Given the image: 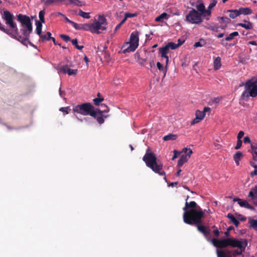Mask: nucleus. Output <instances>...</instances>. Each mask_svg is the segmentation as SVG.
Returning a JSON list of instances; mask_svg holds the SVG:
<instances>
[{
    "label": "nucleus",
    "mask_w": 257,
    "mask_h": 257,
    "mask_svg": "<svg viewBox=\"0 0 257 257\" xmlns=\"http://www.w3.org/2000/svg\"><path fill=\"white\" fill-rule=\"evenodd\" d=\"M217 19L218 20H221L222 23L225 24V25L224 26H221L222 29H225L226 27V24L230 23V21H231L228 18L225 17H218V18H217Z\"/></svg>",
    "instance_id": "c85d7f7f"
},
{
    "label": "nucleus",
    "mask_w": 257,
    "mask_h": 257,
    "mask_svg": "<svg viewBox=\"0 0 257 257\" xmlns=\"http://www.w3.org/2000/svg\"><path fill=\"white\" fill-rule=\"evenodd\" d=\"M189 198V197L187 196L185 207L183 208L184 211L183 215V221L186 224L196 225L198 230L207 238L210 235V230L208 227L200 224L202 218L205 216V210H203L195 201L188 202Z\"/></svg>",
    "instance_id": "f03ea898"
},
{
    "label": "nucleus",
    "mask_w": 257,
    "mask_h": 257,
    "mask_svg": "<svg viewBox=\"0 0 257 257\" xmlns=\"http://www.w3.org/2000/svg\"><path fill=\"white\" fill-rule=\"evenodd\" d=\"M45 13H46V12H45V10H42V11H40V12L39 13V17L40 19L39 22H41L42 23H45V21L44 16H45Z\"/></svg>",
    "instance_id": "c9c22d12"
},
{
    "label": "nucleus",
    "mask_w": 257,
    "mask_h": 257,
    "mask_svg": "<svg viewBox=\"0 0 257 257\" xmlns=\"http://www.w3.org/2000/svg\"><path fill=\"white\" fill-rule=\"evenodd\" d=\"M60 111L64 112L65 114H68L69 111H70V108L69 106L67 107H62L59 109Z\"/></svg>",
    "instance_id": "a18cd8bd"
},
{
    "label": "nucleus",
    "mask_w": 257,
    "mask_h": 257,
    "mask_svg": "<svg viewBox=\"0 0 257 257\" xmlns=\"http://www.w3.org/2000/svg\"><path fill=\"white\" fill-rule=\"evenodd\" d=\"M215 6L213 4L210 3L208 7L207 10H209L211 11V10Z\"/></svg>",
    "instance_id": "774afa93"
},
{
    "label": "nucleus",
    "mask_w": 257,
    "mask_h": 257,
    "mask_svg": "<svg viewBox=\"0 0 257 257\" xmlns=\"http://www.w3.org/2000/svg\"><path fill=\"white\" fill-rule=\"evenodd\" d=\"M75 29L77 30L89 31L92 33V23H85L83 24H78L76 23V25L75 27Z\"/></svg>",
    "instance_id": "4468645a"
},
{
    "label": "nucleus",
    "mask_w": 257,
    "mask_h": 257,
    "mask_svg": "<svg viewBox=\"0 0 257 257\" xmlns=\"http://www.w3.org/2000/svg\"><path fill=\"white\" fill-rule=\"evenodd\" d=\"M202 15L194 9H192L186 16L185 21L193 24H199L202 22Z\"/></svg>",
    "instance_id": "1a4fd4ad"
},
{
    "label": "nucleus",
    "mask_w": 257,
    "mask_h": 257,
    "mask_svg": "<svg viewBox=\"0 0 257 257\" xmlns=\"http://www.w3.org/2000/svg\"><path fill=\"white\" fill-rule=\"evenodd\" d=\"M207 240L211 241L212 244L217 248H223L228 246L235 247L239 246L238 240L234 238H226L221 240L214 238L211 240L208 238Z\"/></svg>",
    "instance_id": "20e7f679"
},
{
    "label": "nucleus",
    "mask_w": 257,
    "mask_h": 257,
    "mask_svg": "<svg viewBox=\"0 0 257 257\" xmlns=\"http://www.w3.org/2000/svg\"><path fill=\"white\" fill-rule=\"evenodd\" d=\"M252 200L253 203L257 205V196H252L250 197Z\"/></svg>",
    "instance_id": "4d7b16f0"
},
{
    "label": "nucleus",
    "mask_w": 257,
    "mask_h": 257,
    "mask_svg": "<svg viewBox=\"0 0 257 257\" xmlns=\"http://www.w3.org/2000/svg\"><path fill=\"white\" fill-rule=\"evenodd\" d=\"M214 68L215 70H218L221 66V58L217 57L214 60Z\"/></svg>",
    "instance_id": "a878e982"
},
{
    "label": "nucleus",
    "mask_w": 257,
    "mask_h": 257,
    "mask_svg": "<svg viewBox=\"0 0 257 257\" xmlns=\"http://www.w3.org/2000/svg\"><path fill=\"white\" fill-rule=\"evenodd\" d=\"M188 159H188V157L187 156V155H181V156L180 157V158L179 159V160L178 161L177 166L179 167L182 166L185 163H186L188 161Z\"/></svg>",
    "instance_id": "5701e85b"
},
{
    "label": "nucleus",
    "mask_w": 257,
    "mask_h": 257,
    "mask_svg": "<svg viewBox=\"0 0 257 257\" xmlns=\"http://www.w3.org/2000/svg\"><path fill=\"white\" fill-rule=\"evenodd\" d=\"M242 156V153L240 152H237L233 156V159L237 166L239 165V161Z\"/></svg>",
    "instance_id": "393cba45"
},
{
    "label": "nucleus",
    "mask_w": 257,
    "mask_h": 257,
    "mask_svg": "<svg viewBox=\"0 0 257 257\" xmlns=\"http://www.w3.org/2000/svg\"><path fill=\"white\" fill-rule=\"evenodd\" d=\"M72 44L75 46V47L78 49L81 50L83 48V46H79L78 45V41L76 39L71 40Z\"/></svg>",
    "instance_id": "ea45409f"
},
{
    "label": "nucleus",
    "mask_w": 257,
    "mask_h": 257,
    "mask_svg": "<svg viewBox=\"0 0 257 257\" xmlns=\"http://www.w3.org/2000/svg\"><path fill=\"white\" fill-rule=\"evenodd\" d=\"M233 201H237L238 204L241 207H245L250 210H254V208L250 205L246 200H243L241 199L236 198L233 199Z\"/></svg>",
    "instance_id": "2eb2a0df"
},
{
    "label": "nucleus",
    "mask_w": 257,
    "mask_h": 257,
    "mask_svg": "<svg viewBox=\"0 0 257 257\" xmlns=\"http://www.w3.org/2000/svg\"><path fill=\"white\" fill-rule=\"evenodd\" d=\"M167 65H166V68H164L163 65L160 62H158L157 63V68H158V69L160 71H164V76L166 75V73L167 71Z\"/></svg>",
    "instance_id": "a19ab883"
},
{
    "label": "nucleus",
    "mask_w": 257,
    "mask_h": 257,
    "mask_svg": "<svg viewBox=\"0 0 257 257\" xmlns=\"http://www.w3.org/2000/svg\"><path fill=\"white\" fill-rule=\"evenodd\" d=\"M242 143L241 140H237L236 145L235 147V149H236V150L239 149L241 147V146L242 145Z\"/></svg>",
    "instance_id": "603ef678"
},
{
    "label": "nucleus",
    "mask_w": 257,
    "mask_h": 257,
    "mask_svg": "<svg viewBox=\"0 0 257 257\" xmlns=\"http://www.w3.org/2000/svg\"><path fill=\"white\" fill-rule=\"evenodd\" d=\"M257 196V185L252 188L248 194V197Z\"/></svg>",
    "instance_id": "4c0bfd02"
},
{
    "label": "nucleus",
    "mask_w": 257,
    "mask_h": 257,
    "mask_svg": "<svg viewBox=\"0 0 257 257\" xmlns=\"http://www.w3.org/2000/svg\"><path fill=\"white\" fill-rule=\"evenodd\" d=\"M243 142L245 143V144H247V143H250L251 144V141H250V139L249 138V137H245L243 139Z\"/></svg>",
    "instance_id": "6e6d98bb"
},
{
    "label": "nucleus",
    "mask_w": 257,
    "mask_h": 257,
    "mask_svg": "<svg viewBox=\"0 0 257 257\" xmlns=\"http://www.w3.org/2000/svg\"><path fill=\"white\" fill-rule=\"evenodd\" d=\"M211 111V109L210 107H205L203 109V110L202 111V112H204V114H205L206 112H210Z\"/></svg>",
    "instance_id": "13d9d810"
},
{
    "label": "nucleus",
    "mask_w": 257,
    "mask_h": 257,
    "mask_svg": "<svg viewBox=\"0 0 257 257\" xmlns=\"http://www.w3.org/2000/svg\"><path fill=\"white\" fill-rule=\"evenodd\" d=\"M173 153H174V156L172 158V160H174L176 158H177L180 154V152H178L177 150H174Z\"/></svg>",
    "instance_id": "864d4df0"
},
{
    "label": "nucleus",
    "mask_w": 257,
    "mask_h": 257,
    "mask_svg": "<svg viewBox=\"0 0 257 257\" xmlns=\"http://www.w3.org/2000/svg\"><path fill=\"white\" fill-rule=\"evenodd\" d=\"M226 13H229L228 16L231 19H235L239 16L238 10H227Z\"/></svg>",
    "instance_id": "4be33fe9"
},
{
    "label": "nucleus",
    "mask_w": 257,
    "mask_h": 257,
    "mask_svg": "<svg viewBox=\"0 0 257 257\" xmlns=\"http://www.w3.org/2000/svg\"><path fill=\"white\" fill-rule=\"evenodd\" d=\"M39 36L42 39V40L43 41L45 40L49 41L51 39L53 41L54 44L55 45H57V44L56 43L55 39L54 37H51V33L49 32H47V33L45 35H42L41 34V35H39Z\"/></svg>",
    "instance_id": "aec40b11"
},
{
    "label": "nucleus",
    "mask_w": 257,
    "mask_h": 257,
    "mask_svg": "<svg viewBox=\"0 0 257 257\" xmlns=\"http://www.w3.org/2000/svg\"><path fill=\"white\" fill-rule=\"evenodd\" d=\"M108 115H96V117H94L97 120L99 124H102L104 122V118L107 117Z\"/></svg>",
    "instance_id": "7c9ffc66"
},
{
    "label": "nucleus",
    "mask_w": 257,
    "mask_h": 257,
    "mask_svg": "<svg viewBox=\"0 0 257 257\" xmlns=\"http://www.w3.org/2000/svg\"><path fill=\"white\" fill-rule=\"evenodd\" d=\"M64 19H65V20L66 21V22L69 23L70 24H71L73 27H74L75 28V26L76 25V23L73 22L72 21L69 20L68 18H67L65 16H64V17H63Z\"/></svg>",
    "instance_id": "3c124183"
},
{
    "label": "nucleus",
    "mask_w": 257,
    "mask_h": 257,
    "mask_svg": "<svg viewBox=\"0 0 257 257\" xmlns=\"http://www.w3.org/2000/svg\"><path fill=\"white\" fill-rule=\"evenodd\" d=\"M60 70L63 73H67L69 75H75L77 72V69H70L68 65H65L62 66Z\"/></svg>",
    "instance_id": "ddd939ff"
},
{
    "label": "nucleus",
    "mask_w": 257,
    "mask_h": 257,
    "mask_svg": "<svg viewBox=\"0 0 257 257\" xmlns=\"http://www.w3.org/2000/svg\"><path fill=\"white\" fill-rule=\"evenodd\" d=\"M139 33L136 31L132 32L130 38V46L123 51V53H126L131 52L135 51L139 46Z\"/></svg>",
    "instance_id": "6e6552de"
},
{
    "label": "nucleus",
    "mask_w": 257,
    "mask_h": 257,
    "mask_svg": "<svg viewBox=\"0 0 257 257\" xmlns=\"http://www.w3.org/2000/svg\"><path fill=\"white\" fill-rule=\"evenodd\" d=\"M67 2H68L70 4H72L78 7L85 6V3L79 0H65V5L68 4Z\"/></svg>",
    "instance_id": "412c9836"
},
{
    "label": "nucleus",
    "mask_w": 257,
    "mask_h": 257,
    "mask_svg": "<svg viewBox=\"0 0 257 257\" xmlns=\"http://www.w3.org/2000/svg\"><path fill=\"white\" fill-rule=\"evenodd\" d=\"M205 45L204 40H200V41L195 43L194 45V47H202Z\"/></svg>",
    "instance_id": "de8ad7c7"
},
{
    "label": "nucleus",
    "mask_w": 257,
    "mask_h": 257,
    "mask_svg": "<svg viewBox=\"0 0 257 257\" xmlns=\"http://www.w3.org/2000/svg\"><path fill=\"white\" fill-rule=\"evenodd\" d=\"M121 25H122V24H120V23L118 25H117L114 30V33H115L118 30H119L120 29V28L121 27Z\"/></svg>",
    "instance_id": "680f3d73"
},
{
    "label": "nucleus",
    "mask_w": 257,
    "mask_h": 257,
    "mask_svg": "<svg viewBox=\"0 0 257 257\" xmlns=\"http://www.w3.org/2000/svg\"><path fill=\"white\" fill-rule=\"evenodd\" d=\"M78 15L83 18L88 19L90 18V13H86L82 11L81 10H79Z\"/></svg>",
    "instance_id": "2f4dec72"
},
{
    "label": "nucleus",
    "mask_w": 257,
    "mask_h": 257,
    "mask_svg": "<svg viewBox=\"0 0 257 257\" xmlns=\"http://www.w3.org/2000/svg\"><path fill=\"white\" fill-rule=\"evenodd\" d=\"M124 16H125V19L133 18L137 17L138 16L137 13H125L124 14Z\"/></svg>",
    "instance_id": "49530a36"
},
{
    "label": "nucleus",
    "mask_w": 257,
    "mask_h": 257,
    "mask_svg": "<svg viewBox=\"0 0 257 257\" xmlns=\"http://www.w3.org/2000/svg\"><path fill=\"white\" fill-rule=\"evenodd\" d=\"M17 20L22 27L21 31L24 37L19 34V30L16 23L14 21V16L9 11H4L2 14V19L5 21V23L9 26L10 28L14 32V33L9 29L5 28L3 32L5 33L11 38L21 42L24 45L27 46L28 44L33 46L29 41L30 35L33 30L32 23L30 17L27 15L20 14L17 15Z\"/></svg>",
    "instance_id": "f257e3e1"
},
{
    "label": "nucleus",
    "mask_w": 257,
    "mask_h": 257,
    "mask_svg": "<svg viewBox=\"0 0 257 257\" xmlns=\"http://www.w3.org/2000/svg\"><path fill=\"white\" fill-rule=\"evenodd\" d=\"M169 50V48H168L167 45L163 47L159 48V52L161 54V57L162 58H165L166 59V65H168V63L169 61V57L167 55V54L168 53Z\"/></svg>",
    "instance_id": "dca6fc26"
},
{
    "label": "nucleus",
    "mask_w": 257,
    "mask_h": 257,
    "mask_svg": "<svg viewBox=\"0 0 257 257\" xmlns=\"http://www.w3.org/2000/svg\"><path fill=\"white\" fill-rule=\"evenodd\" d=\"M209 29L213 31H217L218 28L216 26H211L209 28Z\"/></svg>",
    "instance_id": "338daca9"
},
{
    "label": "nucleus",
    "mask_w": 257,
    "mask_h": 257,
    "mask_svg": "<svg viewBox=\"0 0 257 257\" xmlns=\"http://www.w3.org/2000/svg\"><path fill=\"white\" fill-rule=\"evenodd\" d=\"M244 21L246 22V24L239 23L238 24V25L245 28L246 30H250L253 28V25L250 22H247L245 20Z\"/></svg>",
    "instance_id": "bb28decb"
},
{
    "label": "nucleus",
    "mask_w": 257,
    "mask_h": 257,
    "mask_svg": "<svg viewBox=\"0 0 257 257\" xmlns=\"http://www.w3.org/2000/svg\"><path fill=\"white\" fill-rule=\"evenodd\" d=\"M41 2L42 3H44L45 6H48L53 4H64L65 0H41Z\"/></svg>",
    "instance_id": "a211bd4d"
},
{
    "label": "nucleus",
    "mask_w": 257,
    "mask_h": 257,
    "mask_svg": "<svg viewBox=\"0 0 257 257\" xmlns=\"http://www.w3.org/2000/svg\"><path fill=\"white\" fill-rule=\"evenodd\" d=\"M221 98L220 97H214L212 98L209 101L210 105L217 104L219 103Z\"/></svg>",
    "instance_id": "58836bf2"
},
{
    "label": "nucleus",
    "mask_w": 257,
    "mask_h": 257,
    "mask_svg": "<svg viewBox=\"0 0 257 257\" xmlns=\"http://www.w3.org/2000/svg\"><path fill=\"white\" fill-rule=\"evenodd\" d=\"M238 12L239 13V15L241 14L243 15H249L252 14V10L249 8H240L238 10Z\"/></svg>",
    "instance_id": "b1692460"
},
{
    "label": "nucleus",
    "mask_w": 257,
    "mask_h": 257,
    "mask_svg": "<svg viewBox=\"0 0 257 257\" xmlns=\"http://www.w3.org/2000/svg\"><path fill=\"white\" fill-rule=\"evenodd\" d=\"M149 149H147V152L143 158V161L146 163V166L152 169L155 173L160 176H165L164 180L167 181L165 177L166 173L163 169V164L161 162L158 161L155 155L149 152Z\"/></svg>",
    "instance_id": "7ed1b4c3"
},
{
    "label": "nucleus",
    "mask_w": 257,
    "mask_h": 257,
    "mask_svg": "<svg viewBox=\"0 0 257 257\" xmlns=\"http://www.w3.org/2000/svg\"><path fill=\"white\" fill-rule=\"evenodd\" d=\"M104 100L103 97L95 98L93 99V102L95 105H99V104Z\"/></svg>",
    "instance_id": "37998d69"
},
{
    "label": "nucleus",
    "mask_w": 257,
    "mask_h": 257,
    "mask_svg": "<svg viewBox=\"0 0 257 257\" xmlns=\"http://www.w3.org/2000/svg\"><path fill=\"white\" fill-rule=\"evenodd\" d=\"M244 133L243 131H240L237 135V140H241V139L243 137Z\"/></svg>",
    "instance_id": "5fc2aeb1"
},
{
    "label": "nucleus",
    "mask_w": 257,
    "mask_h": 257,
    "mask_svg": "<svg viewBox=\"0 0 257 257\" xmlns=\"http://www.w3.org/2000/svg\"><path fill=\"white\" fill-rule=\"evenodd\" d=\"M36 33L39 36L42 34V23L39 21H36Z\"/></svg>",
    "instance_id": "c756f323"
},
{
    "label": "nucleus",
    "mask_w": 257,
    "mask_h": 257,
    "mask_svg": "<svg viewBox=\"0 0 257 257\" xmlns=\"http://www.w3.org/2000/svg\"><path fill=\"white\" fill-rule=\"evenodd\" d=\"M238 33L237 32H233L230 33L228 36L225 38V40L226 41H229L232 40L234 37L238 36Z\"/></svg>",
    "instance_id": "473e14b6"
},
{
    "label": "nucleus",
    "mask_w": 257,
    "mask_h": 257,
    "mask_svg": "<svg viewBox=\"0 0 257 257\" xmlns=\"http://www.w3.org/2000/svg\"><path fill=\"white\" fill-rule=\"evenodd\" d=\"M250 226L257 230V220L251 219L250 221Z\"/></svg>",
    "instance_id": "c03bdc74"
},
{
    "label": "nucleus",
    "mask_w": 257,
    "mask_h": 257,
    "mask_svg": "<svg viewBox=\"0 0 257 257\" xmlns=\"http://www.w3.org/2000/svg\"><path fill=\"white\" fill-rule=\"evenodd\" d=\"M183 152H184L186 154L185 155H187L188 159L190 158L192 154V151L190 149H187V148H184L182 151Z\"/></svg>",
    "instance_id": "79ce46f5"
},
{
    "label": "nucleus",
    "mask_w": 257,
    "mask_h": 257,
    "mask_svg": "<svg viewBox=\"0 0 257 257\" xmlns=\"http://www.w3.org/2000/svg\"><path fill=\"white\" fill-rule=\"evenodd\" d=\"M107 22L104 16H99L97 20H95L92 23V33L99 34L101 31L107 29Z\"/></svg>",
    "instance_id": "0eeeda50"
},
{
    "label": "nucleus",
    "mask_w": 257,
    "mask_h": 257,
    "mask_svg": "<svg viewBox=\"0 0 257 257\" xmlns=\"http://www.w3.org/2000/svg\"><path fill=\"white\" fill-rule=\"evenodd\" d=\"M250 176L251 177H253L254 176H257V170L255 169L253 171L250 172Z\"/></svg>",
    "instance_id": "052dcab7"
},
{
    "label": "nucleus",
    "mask_w": 257,
    "mask_h": 257,
    "mask_svg": "<svg viewBox=\"0 0 257 257\" xmlns=\"http://www.w3.org/2000/svg\"><path fill=\"white\" fill-rule=\"evenodd\" d=\"M5 27L0 22V30L4 32L5 29Z\"/></svg>",
    "instance_id": "69168bd1"
},
{
    "label": "nucleus",
    "mask_w": 257,
    "mask_h": 257,
    "mask_svg": "<svg viewBox=\"0 0 257 257\" xmlns=\"http://www.w3.org/2000/svg\"><path fill=\"white\" fill-rule=\"evenodd\" d=\"M93 108H94V106L90 103L86 102L74 106L73 110L74 112L83 115H90L91 116H95Z\"/></svg>",
    "instance_id": "423d86ee"
},
{
    "label": "nucleus",
    "mask_w": 257,
    "mask_h": 257,
    "mask_svg": "<svg viewBox=\"0 0 257 257\" xmlns=\"http://www.w3.org/2000/svg\"><path fill=\"white\" fill-rule=\"evenodd\" d=\"M239 242V246H236L237 247L238 250H235L233 253H232V256L235 257L237 255H240L243 251H244L246 246H247V242L245 239H240L238 240Z\"/></svg>",
    "instance_id": "9b49d317"
},
{
    "label": "nucleus",
    "mask_w": 257,
    "mask_h": 257,
    "mask_svg": "<svg viewBox=\"0 0 257 257\" xmlns=\"http://www.w3.org/2000/svg\"><path fill=\"white\" fill-rule=\"evenodd\" d=\"M257 96V84L251 80H248L244 83V90L241 95L242 100L249 97Z\"/></svg>",
    "instance_id": "39448f33"
},
{
    "label": "nucleus",
    "mask_w": 257,
    "mask_h": 257,
    "mask_svg": "<svg viewBox=\"0 0 257 257\" xmlns=\"http://www.w3.org/2000/svg\"><path fill=\"white\" fill-rule=\"evenodd\" d=\"M167 45L169 48H171L172 50L177 49L178 47L181 46V44H176L173 42H169Z\"/></svg>",
    "instance_id": "f704fd0d"
},
{
    "label": "nucleus",
    "mask_w": 257,
    "mask_h": 257,
    "mask_svg": "<svg viewBox=\"0 0 257 257\" xmlns=\"http://www.w3.org/2000/svg\"><path fill=\"white\" fill-rule=\"evenodd\" d=\"M205 115L204 112L199 110H197L195 112V118L192 120L191 124L193 125L199 122L204 118Z\"/></svg>",
    "instance_id": "f8f14e48"
},
{
    "label": "nucleus",
    "mask_w": 257,
    "mask_h": 257,
    "mask_svg": "<svg viewBox=\"0 0 257 257\" xmlns=\"http://www.w3.org/2000/svg\"><path fill=\"white\" fill-rule=\"evenodd\" d=\"M227 218L230 220L231 223H233L235 220H236V218L231 213H228L227 215Z\"/></svg>",
    "instance_id": "09e8293b"
},
{
    "label": "nucleus",
    "mask_w": 257,
    "mask_h": 257,
    "mask_svg": "<svg viewBox=\"0 0 257 257\" xmlns=\"http://www.w3.org/2000/svg\"><path fill=\"white\" fill-rule=\"evenodd\" d=\"M217 257H232V252L228 249L219 250L217 249Z\"/></svg>",
    "instance_id": "6ab92c4d"
},
{
    "label": "nucleus",
    "mask_w": 257,
    "mask_h": 257,
    "mask_svg": "<svg viewBox=\"0 0 257 257\" xmlns=\"http://www.w3.org/2000/svg\"><path fill=\"white\" fill-rule=\"evenodd\" d=\"M168 18V14L166 13H163L158 17H156L155 21L156 22H161L164 19H167Z\"/></svg>",
    "instance_id": "72a5a7b5"
},
{
    "label": "nucleus",
    "mask_w": 257,
    "mask_h": 257,
    "mask_svg": "<svg viewBox=\"0 0 257 257\" xmlns=\"http://www.w3.org/2000/svg\"><path fill=\"white\" fill-rule=\"evenodd\" d=\"M60 37L66 42L71 40L70 37L66 35L61 34L60 35Z\"/></svg>",
    "instance_id": "8fccbe9b"
},
{
    "label": "nucleus",
    "mask_w": 257,
    "mask_h": 257,
    "mask_svg": "<svg viewBox=\"0 0 257 257\" xmlns=\"http://www.w3.org/2000/svg\"><path fill=\"white\" fill-rule=\"evenodd\" d=\"M213 233L216 237H218L219 235V231L218 229H216L214 230Z\"/></svg>",
    "instance_id": "bf43d9fd"
},
{
    "label": "nucleus",
    "mask_w": 257,
    "mask_h": 257,
    "mask_svg": "<svg viewBox=\"0 0 257 257\" xmlns=\"http://www.w3.org/2000/svg\"><path fill=\"white\" fill-rule=\"evenodd\" d=\"M196 8L201 15L206 20L210 19L211 12L209 10H206L204 5L203 3H200L196 5Z\"/></svg>",
    "instance_id": "9d476101"
},
{
    "label": "nucleus",
    "mask_w": 257,
    "mask_h": 257,
    "mask_svg": "<svg viewBox=\"0 0 257 257\" xmlns=\"http://www.w3.org/2000/svg\"><path fill=\"white\" fill-rule=\"evenodd\" d=\"M251 153L252 155V157L253 158L254 153H257V143L252 142L251 143Z\"/></svg>",
    "instance_id": "e433bc0d"
},
{
    "label": "nucleus",
    "mask_w": 257,
    "mask_h": 257,
    "mask_svg": "<svg viewBox=\"0 0 257 257\" xmlns=\"http://www.w3.org/2000/svg\"><path fill=\"white\" fill-rule=\"evenodd\" d=\"M178 182H172L169 184V186H171L172 187L176 186L178 185Z\"/></svg>",
    "instance_id": "0e129e2a"
},
{
    "label": "nucleus",
    "mask_w": 257,
    "mask_h": 257,
    "mask_svg": "<svg viewBox=\"0 0 257 257\" xmlns=\"http://www.w3.org/2000/svg\"><path fill=\"white\" fill-rule=\"evenodd\" d=\"M101 107H104L106 109L101 110V109H98V108H96V109H95L94 107V108H93V112H94V113H95V116H92L93 117H96V115H103L102 114L103 113L107 112L109 110V108L108 107V106L104 104H102L101 105Z\"/></svg>",
    "instance_id": "f3484780"
},
{
    "label": "nucleus",
    "mask_w": 257,
    "mask_h": 257,
    "mask_svg": "<svg viewBox=\"0 0 257 257\" xmlns=\"http://www.w3.org/2000/svg\"><path fill=\"white\" fill-rule=\"evenodd\" d=\"M177 138V136L176 135L170 134L168 135L164 136L163 139L164 141H168L170 140H175Z\"/></svg>",
    "instance_id": "cd10ccee"
},
{
    "label": "nucleus",
    "mask_w": 257,
    "mask_h": 257,
    "mask_svg": "<svg viewBox=\"0 0 257 257\" xmlns=\"http://www.w3.org/2000/svg\"><path fill=\"white\" fill-rule=\"evenodd\" d=\"M247 44L248 45H254V46H256L257 47V43L255 41H249L248 42Z\"/></svg>",
    "instance_id": "e2e57ef3"
}]
</instances>
